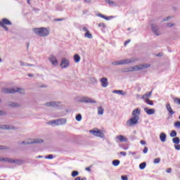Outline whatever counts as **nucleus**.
I'll return each instance as SVG.
<instances>
[{
    "label": "nucleus",
    "mask_w": 180,
    "mask_h": 180,
    "mask_svg": "<svg viewBox=\"0 0 180 180\" xmlns=\"http://www.w3.org/2000/svg\"><path fill=\"white\" fill-rule=\"evenodd\" d=\"M151 67V64L150 63H143L135 66H131L128 68H125L124 72H133L134 71H140L141 70H147V68H150Z\"/></svg>",
    "instance_id": "obj_1"
},
{
    "label": "nucleus",
    "mask_w": 180,
    "mask_h": 180,
    "mask_svg": "<svg viewBox=\"0 0 180 180\" xmlns=\"http://www.w3.org/2000/svg\"><path fill=\"white\" fill-rule=\"evenodd\" d=\"M3 94H20V95H25V89L22 88H3L1 89Z\"/></svg>",
    "instance_id": "obj_2"
},
{
    "label": "nucleus",
    "mask_w": 180,
    "mask_h": 180,
    "mask_svg": "<svg viewBox=\"0 0 180 180\" xmlns=\"http://www.w3.org/2000/svg\"><path fill=\"white\" fill-rule=\"evenodd\" d=\"M33 32L35 34L41 37H47L50 34V30L46 27L34 28Z\"/></svg>",
    "instance_id": "obj_3"
},
{
    "label": "nucleus",
    "mask_w": 180,
    "mask_h": 180,
    "mask_svg": "<svg viewBox=\"0 0 180 180\" xmlns=\"http://www.w3.org/2000/svg\"><path fill=\"white\" fill-rule=\"evenodd\" d=\"M44 143V140L42 139H27L21 143V144H24L25 146L27 144H41Z\"/></svg>",
    "instance_id": "obj_4"
},
{
    "label": "nucleus",
    "mask_w": 180,
    "mask_h": 180,
    "mask_svg": "<svg viewBox=\"0 0 180 180\" xmlns=\"http://www.w3.org/2000/svg\"><path fill=\"white\" fill-rule=\"evenodd\" d=\"M6 25H7L8 26H11L12 22H11V20H8V18H3L1 20V21H0V26L1 27H3V29H4V30H6V32H8V30H9V29L8 28V27H6Z\"/></svg>",
    "instance_id": "obj_5"
},
{
    "label": "nucleus",
    "mask_w": 180,
    "mask_h": 180,
    "mask_svg": "<svg viewBox=\"0 0 180 180\" xmlns=\"http://www.w3.org/2000/svg\"><path fill=\"white\" fill-rule=\"evenodd\" d=\"M139 117H132L129 120L127 121L126 124L129 127L136 126L139 123Z\"/></svg>",
    "instance_id": "obj_6"
},
{
    "label": "nucleus",
    "mask_w": 180,
    "mask_h": 180,
    "mask_svg": "<svg viewBox=\"0 0 180 180\" xmlns=\"http://www.w3.org/2000/svg\"><path fill=\"white\" fill-rule=\"evenodd\" d=\"M151 30L155 36H160L161 32L160 31V27L157 24H151Z\"/></svg>",
    "instance_id": "obj_7"
},
{
    "label": "nucleus",
    "mask_w": 180,
    "mask_h": 180,
    "mask_svg": "<svg viewBox=\"0 0 180 180\" xmlns=\"http://www.w3.org/2000/svg\"><path fill=\"white\" fill-rule=\"evenodd\" d=\"M89 131L93 136H96V137H101V139L105 137V134H103L99 129H91Z\"/></svg>",
    "instance_id": "obj_8"
},
{
    "label": "nucleus",
    "mask_w": 180,
    "mask_h": 180,
    "mask_svg": "<svg viewBox=\"0 0 180 180\" xmlns=\"http://www.w3.org/2000/svg\"><path fill=\"white\" fill-rule=\"evenodd\" d=\"M49 60L53 67H57V65H58V60H57V57H56V56L50 55Z\"/></svg>",
    "instance_id": "obj_9"
},
{
    "label": "nucleus",
    "mask_w": 180,
    "mask_h": 180,
    "mask_svg": "<svg viewBox=\"0 0 180 180\" xmlns=\"http://www.w3.org/2000/svg\"><path fill=\"white\" fill-rule=\"evenodd\" d=\"M60 105H61V102L60 101H49L44 104L45 106L51 108H58Z\"/></svg>",
    "instance_id": "obj_10"
},
{
    "label": "nucleus",
    "mask_w": 180,
    "mask_h": 180,
    "mask_svg": "<svg viewBox=\"0 0 180 180\" xmlns=\"http://www.w3.org/2000/svg\"><path fill=\"white\" fill-rule=\"evenodd\" d=\"M70 65V60L63 58L61 59V63H60V68L64 69L68 68Z\"/></svg>",
    "instance_id": "obj_11"
},
{
    "label": "nucleus",
    "mask_w": 180,
    "mask_h": 180,
    "mask_svg": "<svg viewBox=\"0 0 180 180\" xmlns=\"http://www.w3.org/2000/svg\"><path fill=\"white\" fill-rule=\"evenodd\" d=\"M80 102H83L84 103H96V101L89 97H82Z\"/></svg>",
    "instance_id": "obj_12"
},
{
    "label": "nucleus",
    "mask_w": 180,
    "mask_h": 180,
    "mask_svg": "<svg viewBox=\"0 0 180 180\" xmlns=\"http://www.w3.org/2000/svg\"><path fill=\"white\" fill-rule=\"evenodd\" d=\"M0 129L1 130H15L16 127L11 124H0Z\"/></svg>",
    "instance_id": "obj_13"
},
{
    "label": "nucleus",
    "mask_w": 180,
    "mask_h": 180,
    "mask_svg": "<svg viewBox=\"0 0 180 180\" xmlns=\"http://www.w3.org/2000/svg\"><path fill=\"white\" fill-rule=\"evenodd\" d=\"M100 82H101V86L103 88H106L109 85V83L108 82V78L106 77L101 78Z\"/></svg>",
    "instance_id": "obj_14"
},
{
    "label": "nucleus",
    "mask_w": 180,
    "mask_h": 180,
    "mask_svg": "<svg viewBox=\"0 0 180 180\" xmlns=\"http://www.w3.org/2000/svg\"><path fill=\"white\" fill-rule=\"evenodd\" d=\"M136 60L134 58H131V59H124V60H121V64L122 65H125L126 64H130L131 63H134Z\"/></svg>",
    "instance_id": "obj_15"
},
{
    "label": "nucleus",
    "mask_w": 180,
    "mask_h": 180,
    "mask_svg": "<svg viewBox=\"0 0 180 180\" xmlns=\"http://www.w3.org/2000/svg\"><path fill=\"white\" fill-rule=\"evenodd\" d=\"M141 112V110H140L139 108L134 109L132 112V117H139V116H140Z\"/></svg>",
    "instance_id": "obj_16"
},
{
    "label": "nucleus",
    "mask_w": 180,
    "mask_h": 180,
    "mask_svg": "<svg viewBox=\"0 0 180 180\" xmlns=\"http://www.w3.org/2000/svg\"><path fill=\"white\" fill-rule=\"evenodd\" d=\"M58 126H63L67 123V118L58 119Z\"/></svg>",
    "instance_id": "obj_17"
},
{
    "label": "nucleus",
    "mask_w": 180,
    "mask_h": 180,
    "mask_svg": "<svg viewBox=\"0 0 180 180\" xmlns=\"http://www.w3.org/2000/svg\"><path fill=\"white\" fill-rule=\"evenodd\" d=\"M166 109L172 116V115H175V112L172 110V108H171V105L169 103L166 104Z\"/></svg>",
    "instance_id": "obj_18"
},
{
    "label": "nucleus",
    "mask_w": 180,
    "mask_h": 180,
    "mask_svg": "<svg viewBox=\"0 0 180 180\" xmlns=\"http://www.w3.org/2000/svg\"><path fill=\"white\" fill-rule=\"evenodd\" d=\"M9 108H20V104L16 102H8Z\"/></svg>",
    "instance_id": "obj_19"
},
{
    "label": "nucleus",
    "mask_w": 180,
    "mask_h": 180,
    "mask_svg": "<svg viewBox=\"0 0 180 180\" xmlns=\"http://www.w3.org/2000/svg\"><path fill=\"white\" fill-rule=\"evenodd\" d=\"M116 139H117V140H119L121 142L127 143V139L126 136H124L123 135H118L116 136Z\"/></svg>",
    "instance_id": "obj_20"
},
{
    "label": "nucleus",
    "mask_w": 180,
    "mask_h": 180,
    "mask_svg": "<svg viewBox=\"0 0 180 180\" xmlns=\"http://www.w3.org/2000/svg\"><path fill=\"white\" fill-rule=\"evenodd\" d=\"M160 139L162 143H165V141H167V134L164 132L161 133L160 134Z\"/></svg>",
    "instance_id": "obj_21"
},
{
    "label": "nucleus",
    "mask_w": 180,
    "mask_h": 180,
    "mask_svg": "<svg viewBox=\"0 0 180 180\" xmlns=\"http://www.w3.org/2000/svg\"><path fill=\"white\" fill-rule=\"evenodd\" d=\"M144 111L147 115H154L155 113V110L154 109H149L148 108H145Z\"/></svg>",
    "instance_id": "obj_22"
},
{
    "label": "nucleus",
    "mask_w": 180,
    "mask_h": 180,
    "mask_svg": "<svg viewBox=\"0 0 180 180\" xmlns=\"http://www.w3.org/2000/svg\"><path fill=\"white\" fill-rule=\"evenodd\" d=\"M11 163L16 164V165H22L24 162L22 160L12 159Z\"/></svg>",
    "instance_id": "obj_23"
},
{
    "label": "nucleus",
    "mask_w": 180,
    "mask_h": 180,
    "mask_svg": "<svg viewBox=\"0 0 180 180\" xmlns=\"http://www.w3.org/2000/svg\"><path fill=\"white\" fill-rule=\"evenodd\" d=\"M48 124H51V126H58V120H53L49 121V122H47Z\"/></svg>",
    "instance_id": "obj_24"
},
{
    "label": "nucleus",
    "mask_w": 180,
    "mask_h": 180,
    "mask_svg": "<svg viewBox=\"0 0 180 180\" xmlns=\"http://www.w3.org/2000/svg\"><path fill=\"white\" fill-rule=\"evenodd\" d=\"M151 95H152V92H147L145 94H143L142 96V99H143L144 101H146V99H148V98H150L151 97Z\"/></svg>",
    "instance_id": "obj_25"
},
{
    "label": "nucleus",
    "mask_w": 180,
    "mask_h": 180,
    "mask_svg": "<svg viewBox=\"0 0 180 180\" xmlns=\"http://www.w3.org/2000/svg\"><path fill=\"white\" fill-rule=\"evenodd\" d=\"M112 94H117L118 95H126V92L123 91L122 90H114L112 91Z\"/></svg>",
    "instance_id": "obj_26"
},
{
    "label": "nucleus",
    "mask_w": 180,
    "mask_h": 180,
    "mask_svg": "<svg viewBox=\"0 0 180 180\" xmlns=\"http://www.w3.org/2000/svg\"><path fill=\"white\" fill-rule=\"evenodd\" d=\"M73 58L75 60V63H79V61H81V56H79L78 54H75L73 56Z\"/></svg>",
    "instance_id": "obj_27"
},
{
    "label": "nucleus",
    "mask_w": 180,
    "mask_h": 180,
    "mask_svg": "<svg viewBox=\"0 0 180 180\" xmlns=\"http://www.w3.org/2000/svg\"><path fill=\"white\" fill-rule=\"evenodd\" d=\"M1 162H11V163H12V158H1Z\"/></svg>",
    "instance_id": "obj_28"
},
{
    "label": "nucleus",
    "mask_w": 180,
    "mask_h": 180,
    "mask_svg": "<svg viewBox=\"0 0 180 180\" xmlns=\"http://www.w3.org/2000/svg\"><path fill=\"white\" fill-rule=\"evenodd\" d=\"M98 110V115H103V112H105V109L103 108L102 106H100L97 108Z\"/></svg>",
    "instance_id": "obj_29"
},
{
    "label": "nucleus",
    "mask_w": 180,
    "mask_h": 180,
    "mask_svg": "<svg viewBox=\"0 0 180 180\" xmlns=\"http://www.w3.org/2000/svg\"><path fill=\"white\" fill-rule=\"evenodd\" d=\"M84 37H86V39H92L93 36L92 34H91V32H89V31L87 32H85Z\"/></svg>",
    "instance_id": "obj_30"
},
{
    "label": "nucleus",
    "mask_w": 180,
    "mask_h": 180,
    "mask_svg": "<svg viewBox=\"0 0 180 180\" xmlns=\"http://www.w3.org/2000/svg\"><path fill=\"white\" fill-rule=\"evenodd\" d=\"M97 16H99V18H102L103 19H105V20H109L110 18L112 17H106L103 14L99 13L97 15Z\"/></svg>",
    "instance_id": "obj_31"
},
{
    "label": "nucleus",
    "mask_w": 180,
    "mask_h": 180,
    "mask_svg": "<svg viewBox=\"0 0 180 180\" xmlns=\"http://www.w3.org/2000/svg\"><path fill=\"white\" fill-rule=\"evenodd\" d=\"M172 141L174 144H179L180 143V139L179 137H175L172 139Z\"/></svg>",
    "instance_id": "obj_32"
},
{
    "label": "nucleus",
    "mask_w": 180,
    "mask_h": 180,
    "mask_svg": "<svg viewBox=\"0 0 180 180\" xmlns=\"http://www.w3.org/2000/svg\"><path fill=\"white\" fill-rule=\"evenodd\" d=\"M112 65H122V60L112 62Z\"/></svg>",
    "instance_id": "obj_33"
},
{
    "label": "nucleus",
    "mask_w": 180,
    "mask_h": 180,
    "mask_svg": "<svg viewBox=\"0 0 180 180\" xmlns=\"http://www.w3.org/2000/svg\"><path fill=\"white\" fill-rule=\"evenodd\" d=\"M119 164H120V160H115L112 161V165H114V167H117Z\"/></svg>",
    "instance_id": "obj_34"
},
{
    "label": "nucleus",
    "mask_w": 180,
    "mask_h": 180,
    "mask_svg": "<svg viewBox=\"0 0 180 180\" xmlns=\"http://www.w3.org/2000/svg\"><path fill=\"white\" fill-rule=\"evenodd\" d=\"M75 119L77 122H81V120H82V115H81V114H78L76 115Z\"/></svg>",
    "instance_id": "obj_35"
},
{
    "label": "nucleus",
    "mask_w": 180,
    "mask_h": 180,
    "mask_svg": "<svg viewBox=\"0 0 180 180\" xmlns=\"http://www.w3.org/2000/svg\"><path fill=\"white\" fill-rule=\"evenodd\" d=\"M146 165H147V163H146V162L141 163L139 165L140 169H144V168H146Z\"/></svg>",
    "instance_id": "obj_36"
},
{
    "label": "nucleus",
    "mask_w": 180,
    "mask_h": 180,
    "mask_svg": "<svg viewBox=\"0 0 180 180\" xmlns=\"http://www.w3.org/2000/svg\"><path fill=\"white\" fill-rule=\"evenodd\" d=\"M78 175H79V172H78V171L72 172V176L73 178H75V176H78Z\"/></svg>",
    "instance_id": "obj_37"
},
{
    "label": "nucleus",
    "mask_w": 180,
    "mask_h": 180,
    "mask_svg": "<svg viewBox=\"0 0 180 180\" xmlns=\"http://www.w3.org/2000/svg\"><path fill=\"white\" fill-rule=\"evenodd\" d=\"M145 102H146V103H148V105H150L151 106H153V105H154V103H153V101H151L150 99H146Z\"/></svg>",
    "instance_id": "obj_38"
},
{
    "label": "nucleus",
    "mask_w": 180,
    "mask_h": 180,
    "mask_svg": "<svg viewBox=\"0 0 180 180\" xmlns=\"http://www.w3.org/2000/svg\"><path fill=\"white\" fill-rule=\"evenodd\" d=\"M170 137H176V131L175 130L172 131L170 133Z\"/></svg>",
    "instance_id": "obj_39"
},
{
    "label": "nucleus",
    "mask_w": 180,
    "mask_h": 180,
    "mask_svg": "<svg viewBox=\"0 0 180 180\" xmlns=\"http://www.w3.org/2000/svg\"><path fill=\"white\" fill-rule=\"evenodd\" d=\"M106 4H108V5H115V2L112 0H105Z\"/></svg>",
    "instance_id": "obj_40"
},
{
    "label": "nucleus",
    "mask_w": 180,
    "mask_h": 180,
    "mask_svg": "<svg viewBox=\"0 0 180 180\" xmlns=\"http://www.w3.org/2000/svg\"><path fill=\"white\" fill-rule=\"evenodd\" d=\"M160 161H161V159L160 158H155L153 161L154 164H160Z\"/></svg>",
    "instance_id": "obj_41"
},
{
    "label": "nucleus",
    "mask_w": 180,
    "mask_h": 180,
    "mask_svg": "<svg viewBox=\"0 0 180 180\" xmlns=\"http://www.w3.org/2000/svg\"><path fill=\"white\" fill-rule=\"evenodd\" d=\"M98 27H106V24H105L104 22H101L98 24Z\"/></svg>",
    "instance_id": "obj_42"
},
{
    "label": "nucleus",
    "mask_w": 180,
    "mask_h": 180,
    "mask_svg": "<svg viewBox=\"0 0 180 180\" xmlns=\"http://www.w3.org/2000/svg\"><path fill=\"white\" fill-rule=\"evenodd\" d=\"M167 27H172L174 26H175V23H172V22H169L167 24Z\"/></svg>",
    "instance_id": "obj_43"
},
{
    "label": "nucleus",
    "mask_w": 180,
    "mask_h": 180,
    "mask_svg": "<svg viewBox=\"0 0 180 180\" xmlns=\"http://www.w3.org/2000/svg\"><path fill=\"white\" fill-rule=\"evenodd\" d=\"M174 126H175V127H178V129H180V122L179 121L176 122L174 123Z\"/></svg>",
    "instance_id": "obj_44"
},
{
    "label": "nucleus",
    "mask_w": 180,
    "mask_h": 180,
    "mask_svg": "<svg viewBox=\"0 0 180 180\" xmlns=\"http://www.w3.org/2000/svg\"><path fill=\"white\" fill-rule=\"evenodd\" d=\"M19 63L21 67H27L26 63H25V62L20 60Z\"/></svg>",
    "instance_id": "obj_45"
},
{
    "label": "nucleus",
    "mask_w": 180,
    "mask_h": 180,
    "mask_svg": "<svg viewBox=\"0 0 180 180\" xmlns=\"http://www.w3.org/2000/svg\"><path fill=\"white\" fill-rule=\"evenodd\" d=\"M0 150H9L8 146H0Z\"/></svg>",
    "instance_id": "obj_46"
},
{
    "label": "nucleus",
    "mask_w": 180,
    "mask_h": 180,
    "mask_svg": "<svg viewBox=\"0 0 180 180\" xmlns=\"http://www.w3.org/2000/svg\"><path fill=\"white\" fill-rule=\"evenodd\" d=\"M6 115V112L4 110H0V116H5Z\"/></svg>",
    "instance_id": "obj_47"
},
{
    "label": "nucleus",
    "mask_w": 180,
    "mask_h": 180,
    "mask_svg": "<svg viewBox=\"0 0 180 180\" xmlns=\"http://www.w3.org/2000/svg\"><path fill=\"white\" fill-rule=\"evenodd\" d=\"M143 152L144 154H147V153H148V148L145 147Z\"/></svg>",
    "instance_id": "obj_48"
},
{
    "label": "nucleus",
    "mask_w": 180,
    "mask_h": 180,
    "mask_svg": "<svg viewBox=\"0 0 180 180\" xmlns=\"http://www.w3.org/2000/svg\"><path fill=\"white\" fill-rule=\"evenodd\" d=\"M82 30L83 32H86V33H87V32H89L86 27H82Z\"/></svg>",
    "instance_id": "obj_49"
},
{
    "label": "nucleus",
    "mask_w": 180,
    "mask_h": 180,
    "mask_svg": "<svg viewBox=\"0 0 180 180\" xmlns=\"http://www.w3.org/2000/svg\"><path fill=\"white\" fill-rule=\"evenodd\" d=\"M46 158H47L48 160H53V155H49L46 156Z\"/></svg>",
    "instance_id": "obj_50"
},
{
    "label": "nucleus",
    "mask_w": 180,
    "mask_h": 180,
    "mask_svg": "<svg viewBox=\"0 0 180 180\" xmlns=\"http://www.w3.org/2000/svg\"><path fill=\"white\" fill-rule=\"evenodd\" d=\"M121 179L122 180H129V178H127V176H122Z\"/></svg>",
    "instance_id": "obj_51"
},
{
    "label": "nucleus",
    "mask_w": 180,
    "mask_h": 180,
    "mask_svg": "<svg viewBox=\"0 0 180 180\" xmlns=\"http://www.w3.org/2000/svg\"><path fill=\"white\" fill-rule=\"evenodd\" d=\"M174 148H175L176 150H180V145L179 144L174 145Z\"/></svg>",
    "instance_id": "obj_52"
},
{
    "label": "nucleus",
    "mask_w": 180,
    "mask_h": 180,
    "mask_svg": "<svg viewBox=\"0 0 180 180\" xmlns=\"http://www.w3.org/2000/svg\"><path fill=\"white\" fill-rule=\"evenodd\" d=\"M140 143L142 144V146H146V144H147V143L145 141H143V140H141L140 141Z\"/></svg>",
    "instance_id": "obj_53"
},
{
    "label": "nucleus",
    "mask_w": 180,
    "mask_h": 180,
    "mask_svg": "<svg viewBox=\"0 0 180 180\" xmlns=\"http://www.w3.org/2000/svg\"><path fill=\"white\" fill-rule=\"evenodd\" d=\"M169 19H171V17L165 18L163 19V22H167V21L169 20Z\"/></svg>",
    "instance_id": "obj_54"
},
{
    "label": "nucleus",
    "mask_w": 180,
    "mask_h": 180,
    "mask_svg": "<svg viewBox=\"0 0 180 180\" xmlns=\"http://www.w3.org/2000/svg\"><path fill=\"white\" fill-rule=\"evenodd\" d=\"M172 171V169L168 168V169L166 170V172H167V174H171Z\"/></svg>",
    "instance_id": "obj_55"
},
{
    "label": "nucleus",
    "mask_w": 180,
    "mask_h": 180,
    "mask_svg": "<svg viewBox=\"0 0 180 180\" xmlns=\"http://www.w3.org/2000/svg\"><path fill=\"white\" fill-rule=\"evenodd\" d=\"M120 154H121V155H123L124 157H126V155H127L126 152H120Z\"/></svg>",
    "instance_id": "obj_56"
},
{
    "label": "nucleus",
    "mask_w": 180,
    "mask_h": 180,
    "mask_svg": "<svg viewBox=\"0 0 180 180\" xmlns=\"http://www.w3.org/2000/svg\"><path fill=\"white\" fill-rule=\"evenodd\" d=\"M129 154H130L131 155H136L137 153L136 152L129 151Z\"/></svg>",
    "instance_id": "obj_57"
},
{
    "label": "nucleus",
    "mask_w": 180,
    "mask_h": 180,
    "mask_svg": "<svg viewBox=\"0 0 180 180\" xmlns=\"http://www.w3.org/2000/svg\"><path fill=\"white\" fill-rule=\"evenodd\" d=\"M129 43H130V39L127 40L124 44V46H127V44H129Z\"/></svg>",
    "instance_id": "obj_58"
},
{
    "label": "nucleus",
    "mask_w": 180,
    "mask_h": 180,
    "mask_svg": "<svg viewBox=\"0 0 180 180\" xmlns=\"http://www.w3.org/2000/svg\"><path fill=\"white\" fill-rule=\"evenodd\" d=\"M27 65V67H34V65H33V64H30V63H26V65Z\"/></svg>",
    "instance_id": "obj_59"
},
{
    "label": "nucleus",
    "mask_w": 180,
    "mask_h": 180,
    "mask_svg": "<svg viewBox=\"0 0 180 180\" xmlns=\"http://www.w3.org/2000/svg\"><path fill=\"white\" fill-rule=\"evenodd\" d=\"M75 180H81V177H80V176L76 177V178L75 179Z\"/></svg>",
    "instance_id": "obj_60"
},
{
    "label": "nucleus",
    "mask_w": 180,
    "mask_h": 180,
    "mask_svg": "<svg viewBox=\"0 0 180 180\" xmlns=\"http://www.w3.org/2000/svg\"><path fill=\"white\" fill-rule=\"evenodd\" d=\"M86 171H91V167H86Z\"/></svg>",
    "instance_id": "obj_61"
},
{
    "label": "nucleus",
    "mask_w": 180,
    "mask_h": 180,
    "mask_svg": "<svg viewBox=\"0 0 180 180\" xmlns=\"http://www.w3.org/2000/svg\"><path fill=\"white\" fill-rule=\"evenodd\" d=\"M91 1H92V0H84V1L86 2L87 4H89L91 2Z\"/></svg>",
    "instance_id": "obj_62"
},
{
    "label": "nucleus",
    "mask_w": 180,
    "mask_h": 180,
    "mask_svg": "<svg viewBox=\"0 0 180 180\" xmlns=\"http://www.w3.org/2000/svg\"><path fill=\"white\" fill-rule=\"evenodd\" d=\"M123 150H128L129 149V146L127 147H122Z\"/></svg>",
    "instance_id": "obj_63"
},
{
    "label": "nucleus",
    "mask_w": 180,
    "mask_h": 180,
    "mask_svg": "<svg viewBox=\"0 0 180 180\" xmlns=\"http://www.w3.org/2000/svg\"><path fill=\"white\" fill-rule=\"evenodd\" d=\"M80 180H86V177H84L83 179H80Z\"/></svg>",
    "instance_id": "obj_64"
}]
</instances>
